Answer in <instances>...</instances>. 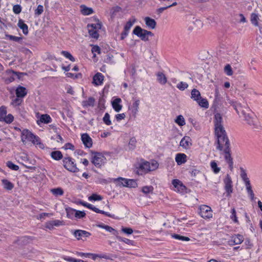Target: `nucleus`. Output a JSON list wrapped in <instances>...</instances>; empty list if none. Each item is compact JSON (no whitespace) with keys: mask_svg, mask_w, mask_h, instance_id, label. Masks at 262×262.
Listing matches in <instances>:
<instances>
[{"mask_svg":"<svg viewBox=\"0 0 262 262\" xmlns=\"http://www.w3.org/2000/svg\"><path fill=\"white\" fill-rule=\"evenodd\" d=\"M214 133L217 139L216 148L220 150H223L225 160L232 171L233 169V161L231 155L230 144L223 125L214 126Z\"/></svg>","mask_w":262,"mask_h":262,"instance_id":"obj_1","label":"nucleus"},{"mask_svg":"<svg viewBox=\"0 0 262 262\" xmlns=\"http://www.w3.org/2000/svg\"><path fill=\"white\" fill-rule=\"evenodd\" d=\"M244 118V120L247 123L252 126L254 129H260L261 127L259 124L258 120L253 113L251 112L250 108L248 107V105L246 103L240 111Z\"/></svg>","mask_w":262,"mask_h":262,"instance_id":"obj_2","label":"nucleus"},{"mask_svg":"<svg viewBox=\"0 0 262 262\" xmlns=\"http://www.w3.org/2000/svg\"><path fill=\"white\" fill-rule=\"evenodd\" d=\"M63 166L67 170L72 172H77L79 169L77 167L74 160L70 157H64L62 160Z\"/></svg>","mask_w":262,"mask_h":262,"instance_id":"obj_3","label":"nucleus"},{"mask_svg":"<svg viewBox=\"0 0 262 262\" xmlns=\"http://www.w3.org/2000/svg\"><path fill=\"white\" fill-rule=\"evenodd\" d=\"M91 152L94 156L92 158V163L98 168L101 167V166L105 163L106 158L100 152L91 151Z\"/></svg>","mask_w":262,"mask_h":262,"instance_id":"obj_4","label":"nucleus"},{"mask_svg":"<svg viewBox=\"0 0 262 262\" xmlns=\"http://www.w3.org/2000/svg\"><path fill=\"white\" fill-rule=\"evenodd\" d=\"M225 184V190L227 193L226 196H231V194L233 192L232 181L229 174H227L225 178L224 179Z\"/></svg>","mask_w":262,"mask_h":262,"instance_id":"obj_5","label":"nucleus"},{"mask_svg":"<svg viewBox=\"0 0 262 262\" xmlns=\"http://www.w3.org/2000/svg\"><path fill=\"white\" fill-rule=\"evenodd\" d=\"M145 31V29H142L139 26H137L134 28L133 33L138 37H140L141 39L143 41H148L149 38L148 37L146 36V34L144 32Z\"/></svg>","mask_w":262,"mask_h":262,"instance_id":"obj_6","label":"nucleus"},{"mask_svg":"<svg viewBox=\"0 0 262 262\" xmlns=\"http://www.w3.org/2000/svg\"><path fill=\"white\" fill-rule=\"evenodd\" d=\"M200 215L204 219H210L212 217L211 208L206 205H203L200 208Z\"/></svg>","mask_w":262,"mask_h":262,"instance_id":"obj_7","label":"nucleus"},{"mask_svg":"<svg viewBox=\"0 0 262 262\" xmlns=\"http://www.w3.org/2000/svg\"><path fill=\"white\" fill-rule=\"evenodd\" d=\"M151 170L150 163L146 161L140 164L137 170V173L139 175H143Z\"/></svg>","mask_w":262,"mask_h":262,"instance_id":"obj_8","label":"nucleus"},{"mask_svg":"<svg viewBox=\"0 0 262 262\" xmlns=\"http://www.w3.org/2000/svg\"><path fill=\"white\" fill-rule=\"evenodd\" d=\"M244 238L243 235L240 234H234L231 236L230 239L228 241L230 246L241 244L244 242Z\"/></svg>","mask_w":262,"mask_h":262,"instance_id":"obj_9","label":"nucleus"},{"mask_svg":"<svg viewBox=\"0 0 262 262\" xmlns=\"http://www.w3.org/2000/svg\"><path fill=\"white\" fill-rule=\"evenodd\" d=\"M74 236L77 238V240L83 239L82 238H86L91 235V233L82 230H76L74 231H72Z\"/></svg>","mask_w":262,"mask_h":262,"instance_id":"obj_10","label":"nucleus"},{"mask_svg":"<svg viewBox=\"0 0 262 262\" xmlns=\"http://www.w3.org/2000/svg\"><path fill=\"white\" fill-rule=\"evenodd\" d=\"M90 258H91L94 260H95L97 258L113 260L114 258H116V255L113 254H95L90 253Z\"/></svg>","mask_w":262,"mask_h":262,"instance_id":"obj_11","label":"nucleus"},{"mask_svg":"<svg viewBox=\"0 0 262 262\" xmlns=\"http://www.w3.org/2000/svg\"><path fill=\"white\" fill-rule=\"evenodd\" d=\"M35 138V136L28 129H24L21 133V139L23 142H25L26 140L33 141Z\"/></svg>","mask_w":262,"mask_h":262,"instance_id":"obj_12","label":"nucleus"},{"mask_svg":"<svg viewBox=\"0 0 262 262\" xmlns=\"http://www.w3.org/2000/svg\"><path fill=\"white\" fill-rule=\"evenodd\" d=\"M34 239V237L30 236H24L19 237L17 240L15 242L20 245H26L30 243Z\"/></svg>","mask_w":262,"mask_h":262,"instance_id":"obj_13","label":"nucleus"},{"mask_svg":"<svg viewBox=\"0 0 262 262\" xmlns=\"http://www.w3.org/2000/svg\"><path fill=\"white\" fill-rule=\"evenodd\" d=\"M81 140L86 147L90 148L92 146V139L88 134L85 133L81 135Z\"/></svg>","mask_w":262,"mask_h":262,"instance_id":"obj_14","label":"nucleus"},{"mask_svg":"<svg viewBox=\"0 0 262 262\" xmlns=\"http://www.w3.org/2000/svg\"><path fill=\"white\" fill-rule=\"evenodd\" d=\"M228 103L232 106L236 113L239 115L241 110L244 108V105H242L241 103H237L236 101L230 99H227Z\"/></svg>","mask_w":262,"mask_h":262,"instance_id":"obj_15","label":"nucleus"},{"mask_svg":"<svg viewBox=\"0 0 262 262\" xmlns=\"http://www.w3.org/2000/svg\"><path fill=\"white\" fill-rule=\"evenodd\" d=\"M191 139L189 137L185 136L181 140L180 145L185 149H188L192 145Z\"/></svg>","mask_w":262,"mask_h":262,"instance_id":"obj_16","label":"nucleus"},{"mask_svg":"<svg viewBox=\"0 0 262 262\" xmlns=\"http://www.w3.org/2000/svg\"><path fill=\"white\" fill-rule=\"evenodd\" d=\"M103 79V75L101 73H97L93 77V83L96 85H100L102 84Z\"/></svg>","mask_w":262,"mask_h":262,"instance_id":"obj_17","label":"nucleus"},{"mask_svg":"<svg viewBox=\"0 0 262 262\" xmlns=\"http://www.w3.org/2000/svg\"><path fill=\"white\" fill-rule=\"evenodd\" d=\"M15 94L17 97L24 98L27 94L26 88L22 86H18L15 90Z\"/></svg>","mask_w":262,"mask_h":262,"instance_id":"obj_18","label":"nucleus"},{"mask_svg":"<svg viewBox=\"0 0 262 262\" xmlns=\"http://www.w3.org/2000/svg\"><path fill=\"white\" fill-rule=\"evenodd\" d=\"M186 158L187 156L185 154L179 153L176 155L175 160L178 165H180L186 162Z\"/></svg>","mask_w":262,"mask_h":262,"instance_id":"obj_19","label":"nucleus"},{"mask_svg":"<svg viewBox=\"0 0 262 262\" xmlns=\"http://www.w3.org/2000/svg\"><path fill=\"white\" fill-rule=\"evenodd\" d=\"M146 25L149 29H154L157 25V23L154 19L149 17H146L144 19Z\"/></svg>","mask_w":262,"mask_h":262,"instance_id":"obj_20","label":"nucleus"},{"mask_svg":"<svg viewBox=\"0 0 262 262\" xmlns=\"http://www.w3.org/2000/svg\"><path fill=\"white\" fill-rule=\"evenodd\" d=\"M121 102V99L119 98H117L114 100L112 102L113 108L117 112H120L122 109V106L120 104Z\"/></svg>","mask_w":262,"mask_h":262,"instance_id":"obj_21","label":"nucleus"},{"mask_svg":"<svg viewBox=\"0 0 262 262\" xmlns=\"http://www.w3.org/2000/svg\"><path fill=\"white\" fill-rule=\"evenodd\" d=\"M172 184L175 188H177L179 191H182L186 188V187L182 184V183L178 179L173 180Z\"/></svg>","mask_w":262,"mask_h":262,"instance_id":"obj_22","label":"nucleus"},{"mask_svg":"<svg viewBox=\"0 0 262 262\" xmlns=\"http://www.w3.org/2000/svg\"><path fill=\"white\" fill-rule=\"evenodd\" d=\"M17 26L22 30L23 32L25 35H27L28 34V27L27 25L24 23L23 19H19Z\"/></svg>","mask_w":262,"mask_h":262,"instance_id":"obj_23","label":"nucleus"},{"mask_svg":"<svg viewBox=\"0 0 262 262\" xmlns=\"http://www.w3.org/2000/svg\"><path fill=\"white\" fill-rule=\"evenodd\" d=\"M213 123L214 126L223 125V118L220 113H216L214 115Z\"/></svg>","mask_w":262,"mask_h":262,"instance_id":"obj_24","label":"nucleus"},{"mask_svg":"<svg viewBox=\"0 0 262 262\" xmlns=\"http://www.w3.org/2000/svg\"><path fill=\"white\" fill-rule=\"evenodd\" d=\"M81 13L84 15H88L93 13L94 10L92 8L86 7L84 5L80 6Z\"/></svg>","mask_w":262,"mask_h":262,"instance_id":"obj_25","label":"nucleus"},{"mask_svg":"<svg viewBox=\"0 0 262 262\" xmlns=\"http://www.w3.org/2000/svg\"><path fill=\"white\" fill-rule=\"evenodd\" d=\"M95 99L92 97H90L87 100H84L82 102V105L84 107H88V106L93 107L95 104Z\"/></svg>","mask_w":262,"mask_h":262,"instance_id":"obj_26","label":"nucleus"},{"mask_svg":"<svg viewBox=\"0 0 262 262\" xmlns=\"http://www.w3.org/2000/svg\"><path fill=\"white\" fill-rule=\"evenodd\" d=\"M51 158L56 161H59L63 158L62 152L59 150L53 151L50 154Z\"/></svg>","mask_w":262,"mask_h":262,"instance_id":"obj_27","label":"nucleus"},{"mask_svg":"<svg viewBox=\"0 0 262 262\" xmlns=\"http://www.w3.org/2000/svg\"><path fill=\"white\" fill-rule=\"evenodd\" d=\"M2 183L4 188L7 190H11L14 187V184L7 179H3Z\"/></svg>","mask_w":262,"mask_h":262,"instance_id":"obj_28","label":"nucleus"},{"mask_svg":"<svg viewBox=\"0 0 262 262\" xmlns=\"http://www.w3.org/2000/svg\"><path fill=\"white\" fill-rule=\"evenodd\" d=\"M191 98L196 102L201 98V93L199 90L193 89L191 92Z\"/></svg>","mask_w":262,"mask_h":262,"instance_id":"obj_29","label":"nucleus"},{"mask_svg":"<svg viewBox=\"0 0 262 262\" xmlns=\"http://www.w3.org/2000/svg\"><path fill=\"white\" fill-rule=\"evenodd\" d=\"M51 192L55 196H61L63 194L64 191L61 187H57L51 189Z\"/></svg>","mask_w":262,"mask_h":262,"instance_id":"obj_30","label":"nucleus"},{"mask_svg":"<svg viewBox=\"0 0 262 262\" xmlns=\"http://www.w3.org/2000/svg\"><path fill=\"white\" fill-rule=\"evenodd\" d=\"M40 121L42 123L48 124L51 122L52 119L49 115L43 114L40 116Z\"/></svg>","mask_w":262,"mask_h":262,"instance_id":"obj_31","label":"nucleus"},{"mask_svg":"<svg viewBox=\"0 0 262 262\" xmlns=\"http://www.w3.org/2000/svg\"><path fill=\"white\" fill-rule=\"evenodd\" d=\"M142 192L147 195L149 193H153L154 187L152 186H145L142 188Z\"/></svg>","mask_w":262,"mask_h":262,"instance_id":"obj_32","label":"nucleus"},{"mask_svg":"<svg viewBox=\"0 0 262 262\" xmlns=\"http://www.w3.org/2000/svg\"><path fill=\"white\" fill-rule=\"evenodd\" d=\"M125 182V187L136 188L137 187V183L134 179L124 180Z\"/></svg>","mask_w":262,"mask_h":262,"instance_id":"obj_33","label":"nucleus"},{"mask_svg":"<svg viewBox=\"0 0 262 262\" xmlns=\"http://www.w3.org/2000/svg\"><path fill=\"white\" fill-rule=\"evenodd\" d=\"M197 103L202 107L207 108L209 107V103L206 99L201 97V98L197 101Z\"/></svg>","mask_w":262,"mask_h":262,"instance_id":"obj_34","label":"nucleus"},{"mask_svg":"<svg viewBox=\"0 0 262 262\" xmlns=\"http://www.w3.org/2000/svg\"><path fill=\"white\" fill-rule=\"evenodd\" d=\"M250 20L251 21V23L254 25L255 26H258V20H259L258 16L257 14L252 13L251 14V18Z\"/></svg>","mask_w":262,"mask_h":262,"instance_id":"obj_35","label":"nucleus"},{"mask_svg":"<svg viewBox=\"0 0 262 262\" xmlns=\"http://www.w3.org/2000/svg\"><path fill=\"white\" fill-rule=\"evenodd\" d=\"M91 210H92L93 211H95L96 213H101V214H104V215H106L107 216L110 217H114V215H112V214L109 213L107 212H105L104 211L100 210V209H99L98 208H96V207H95L94 206H93Z\"/></svg>","mask_w":262,"mask_h":262,"instance_id":"obj_36","label":"nucleus"},{"mask_svg":"<svg viewBox=\"0 0 262 262\" xmlns=\"http://www.w3.org/2000/svg\"><path fill=\"white\" fill-rule=\"evenodd\" d=\"M66 210L67 217L69 219H73L74 216H75V209L68 207L66 209Z\"/></svg>","mask_w":262,"mask_h":262,"instance_id":"obj_37","label":"nucleus"},{"mask_svg":"<svg viewBox=\"0 0 262 262\" xmlns=\"http://www.w3.org/2000/svg\"><path fill=\"white\" fill-rule=\"evenodd\" d=\"M20 163L25 167L30 169H33L34 168V167L33 166L35 163L34 160L29 161L28 159V161H25V163L21 162Z\"/></svg>","mask_w":262,"mask_h":262,"instance_id":"obj_38","label":"nucleus"},{"mask_svg":"<svg viewBox=\"0 0 262 262\" xmlns=\"http://www.w3.org/2000/svg\"><path fill=\"white\" fill-rule=\"evenodd\" d=\"M6 73L8 75H11V74H12L14 75L17 76V78L19 79H20L22 75H27V74L25 73L15 72L12 70H7Z\"/></svg>","mask_w":262,"mask_h":262,"instance_id":"obj_39","label":"nucleus"},{"mask_svg":"<svg viewBox=\"0 0 262 262\" xmlns=\"http://www.w3.org/2000/svg\"><path fill=\"white\" fill-rule=\"evenodd\" d=\"M136 19L135 17H133V20L129 19L125 25L124 27V30L125 31H129L132 26L136 22Z\"/></svg>","mask_w":262,"mask_h":262,"instance_id":"obj_40","label":"nucleus"},{"mask_svg":"<svg viewBox=\"0 0 262 262\" xmlns=\"http://www.w3.org/2000/svg\"><path fill=\"white\" fill-rule=\"evenodd\" d=\"M158 81L162 84H165L167 82V78L163 73H158L157 74Z\"/></svg>","mask_w":262,"mask_h":262,"instance_id":"obj_41","label":"nucleus"},{"mask_svg":"<svg viewBox=\"0 0 262 262\" xmlns=\"http://www.w3.org/2000/svg\"><path fill=\"white\" fill-rule=\"evenodd\" d=\"M210 167L214 173H218L221 170V168L217 166V163L215 161L211 162Z\"/></svg>","mask_w":262,"mask_h":262,"instance_id":"obj_42","label":"nucleus"},{"mask_svg":"<svg viewBox=\"0 0 262 262\" xmlns=\"http://www.w3.org/2000/svg\"><path fill=\"white\" fill-rule=\"evenodd\" d=\"M89 30V35L93 38L98 39L99 35L97 30L92 29L91 28H88Z\"/></svg>","mask_w":262,"mask_h":262,"instance_id":"obj_43","label":"nucleus"},{"mask_svg":"<svg viewBox=\"0 0 262 262\" xmlns=\"http://www.w3.org/2000/svg\"><path fill=\"white\" fill-rule=\"evenodd\" d=\"M171 237L178 240H181L183 241H189L190 238L188 237L182 236L178 234L173 233L171 234Z\"/></svg>","mask_w":262,"mask_h":262,"instance_id":"obj_44","label":"nucleus"},{"mask_svg":"<svg viewBox=\"0 0 262 262\" xmlns=\"http://www.w3.org/2000/svg\"><path fill=\"white\" fill-rule=\"evenodd\" d=\"M175 122L181 126H182L185 124V119L182 115H179L177 116L175 120Z\"/></svg>","mask_w":262,"mask_h":262,"instance_id":"obj_45","label":"nucleus"},{"mask_svg":"<svg viewBox=\"0 0 262 262\" xmlns=\"http://www.w3.org/2000/svg\"><path fill=\"white\" fill-rule=\"evenodd\" d=\"M6 37L7 38H8L11 40H13V41L18 42H20V41H21V40L23 39V37H21L15 36H13L12 35H9V34H6Z\"/></svg>","mask_w":262,"mask_h":262,"instance_id":"obj_46","label":"nucleus"},{"mask_svg":"<svg viewBox=\"0 0 262 262\" xmlns=\"http://www.w3.org/2000/svg\"><path fill=\"white\" fill-rule=\"evenodd\" d=\"M103 199L102 196L100 195L97 194V193H93L91 196L89 197L90 201H101Z\"/></svg>","mask_w":262,"mask_h":262,"instance_id":"obj_47","label":"nucleus"},{"mask_svg":"<svg viewBox=\"0 0 262 262\" xmlns=\"http://www.w3.org/2000/svg\"><path fill=\"white\" fill-rule=\"evenodd\" d=\"M61 53L62 55H63L67 58L70 59L71 61L74 62L75 61V58L72 55V54L70 52L66 51H61Z\"/></svg>","mask_w":262,"mask_h":262,"instance_id":"obj_48","label":"nucleus"},{"mask_svg":"<svg viewBox=\"0 0 262 262\" xmlns=\"http://www.w3.org/2000/svg\"><path fill=\"white\" fill-rule=\"evenodd\" d=\"M230 219L235 223L238 224V221L236 216V212L234 208H233L231 211Z\"/></svg>","mask_w":262,"mask_h":262,"instance_id":"obj_49","label":"nucleus"},{"mask_svg":"<svg viewBox=\"0 0 262 262\" xmlns=\"http://www.w3.org/2000/svg\"><path fill=\"white\" fill-rule=\"evenodd\" d=\"M137 143L136 139L135 137H133L131 138L129 140L128 145L129 149L133 150L136 147V144Z\"/></svg>","mask_w":262,"mask_h":262,"instance_id":"obj_50","label":"nucleus"},{"mask_svg":"<svg viewBox=\"0 0 262 262\" xmlns=\"http://www.w3.org/2000/svg\"><path fill=\"white\" fill-rule=\"evenodd\" d=\"M101 27H102V24L101 23H98L97 24H88L87 25V28H92V29H95L96 30H97L98 29H100L101 28Z\"/></svg>","mask_w":262,"mask_h":262,"instance_id":"obj_51","label":"nucleus"},{"mask_svg":"<svg viewBox=\"0 0 262 262\" xmlns=\"http://www.w3.org/2000/svg\"><path fill=\"white\" fill-rule=\"evenodd\" d=\"M7 166L10 169L13 170H18L19 169V166L17 165L14 164L13 162L10 161H8L6 163Z\"/></svg>","mask_w":262,"mask_h":262,"instance_id":"obj_52","label":"nucleus"},{"mask_svg":"<svg viewBox=\"0 0 262 262\" xmlns=\"http://www.w3.org/2000/svg\"><path fill=\"white\" fill-rule=\"evenodd\" d=\"M116 237L119 241L123 242L127 245H133L134 242L132 240L128 239V238L122 237L119 236L118 235H117V236Z\"/></svg>","mask_w":262,"mask_h":262,"instance_id":"obj_53","label":"nucleus"},{"mask_svg":"<svg viewBox=\"0 0 262 262\" xmlns=\"http://www.w3.org/2000/svg\"><path fill=\"white\" fill-rule=\"evenodd\" d=\"M103 121L107 125H110L112 123L110 120V115L108 113H106L103 118Z\"/></svg>","mask_w":262,"mask_h":262,"instance_id":"obj_54","label":"nucleus"},{"mask_svg":"<svg viewBox=\"0 0 262 262\" xmlns=\"http://www.w3.org/2000/svg\"><path fill=\"white\" fill-rule=\"evenodd\" d=\"M62 258L69 262H83V260L82 259H77L74 258L69 257L67 256H63Z\"/></svg>","mask_w":262,"mask_h":262,"instance_id":"obj_55","label":"nucleus"},{"mask_svg":"<svg viewBox=\"0 0 262 262\" xmlns=\"http://www.w3.org/2000/svg\"><path fill=\"white\" fill-rule=\"evenodd\" d=\"M75 211L76 212L75 213V217L77 219H82L86 215L85 213L83 211L75 210Z\"/></svg>","mask_w":262,"mask_h":262,"instance_id":"obj_56","label":"nucleus"},{"mask_svg":"<svg viewBox=\"0 0 262 262\" xmlns=\"http://www.w3.org/2000/svg\"><path fill=\"white\" fill-rule=\"evenodd\" d=\"M188 87V84L186 82H180L177 85V88L181 91H184Z\"/></svg>","mask_w":262,"mask_h":262,"instance_id":"obj_57","label":"nucleus"},{"mask_svg":"<svg viewBox=\"0 0 262 262\" xmlns=\"http://www.w3.org/2000/svg\"><path fill=\"white\" fill-rule=\"evenodd\" d=\"M7 114L6 107L2 106L0 107V121H2Z\"/></svg>","mask_w":262,"mask_h":262,"instance_id":"obj_58","label":"nucleus"},{"mask_svg":"<svg viewBox=\"0 0 262 262\" xmlns=\"http://www.w3.org/2000/svg\"><path fill=\"white\" fill-rule=\"evenodd\" d=\"M14 120V117L12 114H8V115H6L2 121H5L7 123H11Z\"/></svg>","mask_w":262,"mask_h":262,"instance_id":"obj_59","label":"nucleus"},{"mask_svg":"<svg viewBox=\"0 0 262 262\" xmlns=\"http://www.w3.org/2000/svg\"><path fill=\"white\" fill-rule=\"evenodd\" d=\"M224 71L228 76L233 75L232 69L230 64H227L224 68Z\"/></svg>","mask_w":262,"mask_h":262,"instance_id":"obj_60","label":"nucleus"},{"mask_svg":"<svg viewBox=\"0 0 262 262\" xmlns=\"http://www.w3.org/2000/svg\"><path fill=\"white\" fill-rule=\"evenodd\" d=\"M43 12V6L39 5L37 8L35 10V15L36 16H39Z\"/></svg>","mask_w":262,"mask_h":262,"instance_id":"obj_61","label":"nucleus"},{"mask_svg":"<svg viewBox=\"0 0 262 262\" xmlns=\"http://www.w3.org/2000/svg\"><path fill=\"white\" fill-rule=\"evenodd\" d=\"M105 230L111 233H112V234L114 235H115L116 237L118 235L119 233L117 230H115L112 227L107 225V226L105 228Z\"/></svg>","mask_w":262,"mask_h":262,"instance_id":"obj_62","label":"nucleus"},{"mask_svg":"<svg viewBox=\"0 0 262 262\" xmlns=\"http://www.w3.org/2000/svg\"><path fill=\"white\" fill-rule=\"evenodd\" d=\"M21 98L16 97L12 100L11 104L15 106L20 105L23 102V100Z\"/></svg>","mask_w":262,"mask_h":262,"instance_id":"obj_63","label":"nucleus"},{"mask_svg":"<svg viewBox=\"0 0 262 262\" xmlns=\"http://www.w3.org/2000/svg\"><path fill=\"white\" fill-rule=\"evenodd\" d=\"M13 11L15 14H18L21 11V7L19 5H15L13 7Z\"/></svg>","mask_w":262,"mask_h":262,"instance_id":"obj_64","label":"nucleus"}]
</instances>
